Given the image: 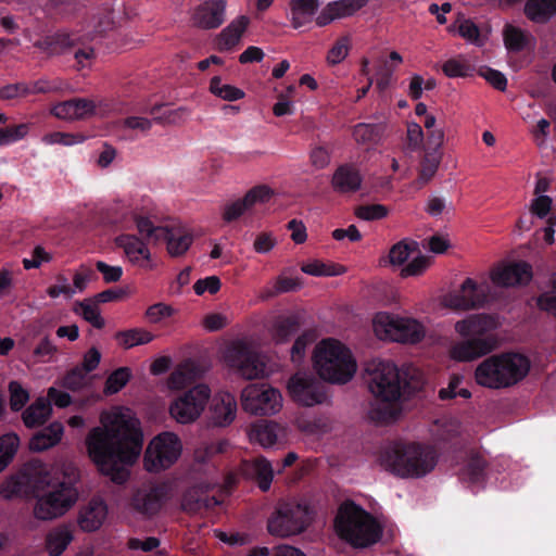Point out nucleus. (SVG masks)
I'll return each mask as SVG.
<instances>
[{
  "label": "nucleus",
  "mask_w": 556,
  "mask_h": 556,
  "mask_svg": "<svg viewBox=\"0 0 556 556\" xmlns=\"http://www.w3.org/2000/svg\"><path fill=\"white\" fill-rule=\"evenodd\" d=\"M100 424L86 438L88 455L102 475L123 483L142 448L140 420L129 407L113 406L101 413Z\"/></svg>",
  "instance_id": "nucleus-1"
},
{
  "label": "nucleus",
  "mask_w": 556,
  "mask_h": 556,
  "mask_svg": "<svg viewBox=\"0 0 556 556\" xmlns=\"http://www.w3.org/2000/svg\"><path fill=\"white\" fill-rule=\"evenodd\" d=\"M366 374L369 390L379 402L377 407L370 410V417L384 422L396 419L402 410V391L408 386L407 371L391 361L377 358L367 364Z\"/></svg>",
  "instance_id": "nucleus-2"
},
{
  "label": "nucleus",
  "mask_w": 556,
  "mask_h": 556,
  "mask_svg": "<svg viewBox=\"0 0 556 556\" xmlns=\"http://www.w3.org/2000/svg\"><path fill=\"white\" fill-rule=\"evenodd\" d=\"M498 326V319L486 314H471L457 320L454 330L460 340L450 346V357L456 362H472L488 355L497 346L493 331Z\"/></svg>",
  "instance_id": "nucleus-3"
},
{
  "label": "nucleus",
  "mask_w": 556,
  "mask_h": 556,
  "mask_svg": "<svg viewBox=\"0 0 556 556\" xmlns=\"http://www.w3.org/2000/svg\"><path fill=\"white\" fill-rule=\"evenodd\" d=\"M530 359L521 353L505 352L491 355L479 363L473 378L478 386L501 390L523 380L530 371Z\"/></svg>",
  "instance_id": "nucleus-4"
},
{
  "label": "nucleus",
  "mask_w": 556,
  "mask_h": 556,
  "mask_svg": "<svg viewBox=\"0 0 556 556\" xmlns=\"http://www.w3.org/2000/svg\"><path fill=\"white\" fill-rule=\"evenodd\" d=\"M313 365L324 381L345 384L357 372V361L349 346L336 339H324L313 352Z\"/></svg>",
  "instance_id": "nucleus-5"
},
{
  "label": "nucleus",
  "mask_w": 556,
  "mask_h": 556,
  "mask_svg": "<svg viewBox=\"0 0 556 556\" xmlns=\"http://www.w3.org/2000/svg\"><path fill=\"white\" fill-rule=\"evenodd\" d=\"M42 480V488L33 491L36 498L33 515L37 520L51 521L64 516L75 505L78 493L70 482L60 480L47 465Z\"/></svg>",
  "instance_id": "nucleus-6"
},
{
  "label": "nucleus",
  "mask_w": 556,
  "mask_h": 556,
  "mask_svg": "<svg viewBox=\"0 0 556 556\" xmlns=\"http://www.w3.org/2000/svg\"><path fill=\"white\" fill-rule=\"evenodd\" d=\"M437 463L432 447L421 444H395L380 458L381 466L402 478H419L430 472Z\"/></svg>",
  "instance_id": "nucleus-7"
},
{
  "label": "nucleus",
  "mask_w": 556,
  "mask_h": 556,
  "mask_svg": "<svg viewBox=\"0 0 556 556\" xmlns=\"http://www.w3.org/2000/svg\"><path fill=\"white\" fill-rule=\"evenodd\" d=\"M337 535L354 547H366L376 543L382 533L381 525L361 506L344 503L340 506L336 520Z\"/></svg>",
  "instance_id": "nucleus-8"
},
{
  "label": "nucleus",
  "mask_w": 556,
  "mask_h": 556,
  "mask_svg": "<svg viewBox=\"0 0 556 556\" xmlns=\"http://www.w3.org/2000/svg\"><path fill=\"white\" fill-rule=\"evenodd\" d=\"M223 362L247 380L268 378L279 371V365L258 352L245 340L227 342L220 351Z\"/></svg>",
  "instance_id": "nucleus-9"
},
{
  "label": "nucleus",
  "mask_w": 556,
  "mask_h": 556,
  "mask_svg": "<svg viewBox=\"0 0 556 556\" xmlns=\"http://www.w3.org/2000/svg\"><path fill=\"white\" fill-rule=\"evenodd\" d=\"M151 206L152 200L149 197L135 194L114 200L108 206V214L114 224L127 228L128 224L134 222L141 236L160 241L166 232V225L155 226L150 217L143 214V211L150 210Z\"/></svg>",
  "instance_id": "nucleus-10"
},
{
  "label": "nucleus",
  "mask_w": 556,
  "mask_h": 556,
  "mask_svg": "<svg viewBox=\"0 0 556 556\" xmlns=\"http://www.w3.org/2000/svg\"><path fill=\"white\" fill-rule=\"evenodd\" d=\"M312 521V509L306 500L290 498L279 502L268 519L271 535L289 538L306 530Z\"/></svg>",
  "instance_id": "nucleus-11"
},
{
  "label": "nucleus",
  "mask_w": 556,
  "mask_h": 556,
  "mask_svg": "<svg viewBox=\"0 0 556 556\" xmlns=\"http://www.w3.org/2000/svg\"><path fill=\"white\" fill-rule=\"evenodd\" d=\"M210 399V386L204 382L195 383L189 389L176 393L169 400L168 416L178 425H192L205 413Z\"/></svg>",
  "instance_id": "nucleus-12"
},
{
  "label": "nucleus",
  "mask_w": 556,
  "mask_h": 556,
  "mask_svg": "<svg viewBox=\"0 0 556 556\" xmlns=\"http://www.w3.org/2000/svg\"><path fill=\"white\" fill-rule=\"evenodd\" d=\"M182 442L173 431H163L152 438L143 454V468L157 473L170 468L181 456Z\"/></svg>",
  "instance_id": "nucleus-13"
},
{
  "label": "nucleus",
  "mask_w": 556,
  "mask_h": 556,
  "mask_svg": "<svg viewBox=\"0 0 556 556\" xmlns=\"http://www.w3.org/2000/svg\"><path fill=\"white\" fill-rule=\"evenodd\" d=\"M490 296V287L484 277L466 278L460 287L440 300L441 306L456 311H469L483 306Z\"/></svg>",
  "instance_id": "nucleus-14"
},
{
  "label": "nucleus",
  "mask_w": 556,
  "mask_h": 556,
  "mask_svg": "<svg viewBox=\"0 0 556 556\" xmlns=\"http://www.w3.org/2000/svg\"><path fill=\"white\" fill-rule=\"evenodd\" d=\"M242 408L255 416H271L283 406L280 391L267 383H251L241 391Z\"/></svg>",
  "instance_id": "nucleus-15"
},
{
  "label": "nucleus",
  "mask_w": 556,
  "mask_h": 556,
  "mask_svg": "<svg viewBox=\"0 0 556 556\" xmlns=\"http://www.w3.org/2000/svg\"><path fill=\"white\" fill-rule=\"evenodd\" d=\"M45 464L40 460H31L14 476L7 478L0 484V497L7 501L20 497L34 490L42 488V475Z\"/></svg>",
  "instance_id": "nucleus-16"
},
{
  "label": "nucleus",
  "mask_w": 556,
  "mask_h": 556,
  "mask_svg": "<svg viewBox=\"0 0 556 556\" xmlns=\"http://www.w3.org/2000/svg\"><path fill=\"white\" fill-rule=\"evenodd\" d=\"M50 113L61 121L75 122L93 116L105 117L110 113V105L102 99L74 98L54 104Z\"/></svg>",
  "instance_id": "nucleus-17"
},
{
  "label": "nucleus",
  "mask_w": 556,
  "mask_h": 556,
  "mask_svg": "<svg viewBox=\"0 0 556 556\" xmlns=\"http://www.w3.org/2000/svg\"><path fill=\"white\" fill-rule=\"evenodd\" d=\"M289 396L299 405L313 407L328 401L324 384L306 371L295 372L287 383Z\"/></svg>",
  "instance_id": "nucleus-18"
},
{
  "label": "nucleus",
  "mask_w": 556,
  "mask_h": 556,
  "mask_svg": "<svg viewBox=\"0 0 556 556\" xmlns=\"http://www.w3.org/2000/svg\"><path fill=\"white\" fill-rule=\"evenodd\" d=\"M167 498V488L162 483H146L134 494L131 505L136 513L151 517L160 511Z\"/></svg>",
  "instance_id": "nucleus-19"
},
{
  "label": "nucleus",
  "mask_w": 556,
  "mask_h": 556,
  "mask_svg": "<svg viewBox=\"0 0 556 556\" xmlns=\"http://www.w3.org/2000/svg\"><path fill=\"white\" fill-rule=\"evenodd\" d=\"M114 244L124 252L125 257L131 265L143 269L154 267L148 244L138 236L121 233L114 238Z\"/></svg>",
  "instance_id": "nucleus-20"
},
{
  "label": "nucleus",
  "mask_w": 556,
  "mask_h": 556,
  "mask_svg": "<svg viewBox=\"0 0 556 556\" xmlns=\"http://www.w3.org/2000/svg\"><path fill=\"white\" fill-rule=\"evenodd\" d=\"M206 409L207 419L213 426L226 427L235 420L238 405L231 393L219 391L211 394Z\"/></svg>",
  "instance_id": "nucleus-21"
},
{
  "label": "nucleus",
  "mask_w": 556,
  "mask_h": 556,
  "mask_svg": "<svg viewBox=\"0 0 556 556\" xmlns=\"http://www.w3.org/2000/svg\"><path fill=\"white\" fill-rule=\"evenodd\" d=\"M531 278V266L525 262L502 263L490 273L491 281L498 287L520 286L529 282Z\"/></svg>",
  "instance_id": "nucleus-22"
},
{
  "label": "nucleus",
  "mask_w": 556,
  "mask_h": 556,
  "mask_svg": "<svg viewBox=\"0 0 556 556\" xmlns=\"http://www.w3.org/2000/svg\"><path fill=\"white\" fill-rule=\"evenodd\" d=\"M109 516V507L100 496L83 504L77 514V526L84 532H96L102 528Z\"/></svg>",
  "instance_id": "nucleus-23"
},
{
  "label": "nucleus",
  "mask_w": 556,
  "mask_h": 556,
  "mask_svg": "<svg viewBox=\"0 0 556 556\" xmlns=\"http://www.w3.org/2000/svg\"><path fill=\"white\" fill-rule=\"evenodd\" d=\"M226 8V0H206L193 9L191 22L202 29L217 28L225 21Z\"/></svg>",
  "instance_id": "nucleus-24"
},
{
  "label": "nucleus",
  "mask_w": 556,
  "mask_h": 556,
  "mask_svg": "<svg viewBox=\"0 0 556 556\" xmlns=\"http://www.w3.org/2000/svg\"><path fill=\"white\" fill-rule=\"evenodd\" d=\"M195 238L192 228L181 222L166 225V232L161 240L166 241V249L170 256L179 257L187 253Z\"/></svg>",
  "instance_id": "nucleus-25"
},
{
  "label": "nucleus",
  "mask_w": 556,
  "mask_h": 556,
  "mask_svg": "<svg viewBox=\"0 0 556 556\" xmlns=\"http://www.w3.org/2000/svg\"><path fill=\"white\" fill-rule=\"evenodd\" d=\"M287 434V427L273 421L256 422L252 425L249 431L250 440L263 447H271L277 443H283Z\"/></svg>",
  "instance_id": "nucleus-26"
},
{
  "label": "nucleus",
  "mask_w": 556,
  "mask_h": 556,
  "mask_svg": "<svg viewBox=\"0 0 556 556\" xmlns=\"http://www.w3.org/2000/svg\"><path fill=\"white\" fill-rule=\"evenodd\" d=\"M201 376L202 371L198 364L192 359H186L169 374L165 387L172 392H180L187 390L186 388Z\"/></svg>",
  "instance_id": "nucleus-27"
},
{
  "label": "nucleus",
  "mask_w": 556,
  "mask_h": 556,
  "mask_svg": "<svg viewBox=\"0 0 556 556\" xmlns=\"http://www.w3.org/2000/svg\"><path fill=\"white\" fill-rule=\"evenodd\" d=\"M250 25V18L240 15L232 20L217 36L216 48L222 52L232 51L241 41Z\"/></svg>",
  "instance_id": "nucleus-28"
},
{
  "label": "nucleus",
  "mask_w": 556,
  "mask_h": 556,
  "mask_svg": "<svg viewBox=\"0 0 556 556\" xmlns=\"http://www.w3.org/2000/svg\"><path fill=\"white\" fill-rule=\"evenodd\" d=\"M368 0H338L330 2L316 17L319 26H325L334 20L353 15L367 4Z\"/></svg>",
  "instance_id": "nucleus-29"
},
{
  "label": "nucleus",
  "mask_w": 556,
  "mask_h": 556,
  "mask_svg": "<svg viewBox=\"0 0 556 556\" xmlns=\"http://www.w3.org/2000/svg\"><path fill=\"white\" fill-rule=\"evenodd\" d=\"M397 343H419L427 336V327L422 320L410 315L399 314Z\"/></svg>",
  "instance_id": "nucleus-30"
},
{
  "label": "nucleus",
  "mask_w": 556,
  "mask_h": 556,
  "mask_svg": "<svg viewBox=\"0 0 556 556\" xmlns=\"http://www.w3.org/2000/svg\"><path fill=\"white\" fill-rule=\"evenodd\" d=\"M331 186L341 193L356 192L362 186V176L355 167L341 165L332 174Z\"/></svg>",
  "instance_id": "nucleus-31"
},
{
  "label": "nucleus",
  "mask_w": 556,
  "mask_h": 556,
  "mask_svg": "<svg viewBox=\"0 0 556 556\" xmlns=\"http://www.w3.org/2000/svg\"><path fill=\"white\" fill-rule=\"evenodd\" d=\"M399 314L381 311L372 317V331L382 341L396 342Z\"/></svg>",
  "instance_id": "nucleus-32"
},
{
  "label": "nucleus",
  "mask_w": 556,
  "mask_h": 556,
  "mask_svg": "<svg viewBox=\"0 0 556 556\" xmlns=\"http://www.w3.org/2000/svg\"><path fill=\"white\" fill-rule=\"evenodd\" d=\"M64 427L60 422H52L47 428L34 434L28 443L33 452H42L55 446L62 439Z\"/></svg>",
  "instance_id": "nucleus-33"
},
{
  "label": "nucleus",
  "mask_w": 556,
  "mask_h": 556,
  "mask_svg": "<svg viewBox=\"0 0 556 556\" xmlns=\"http://www.w3.org/2000/svg\"><path fill=\"white\" fill-rule=\"evenodd\" d=\"M74 539L68 526H59L51 529L46 535V551L49 556H60Z\"/></svg>",
  "instance_id": "nucleus-34"
},
{
  "label": "nucleus",
  "mask_w": 556,
  "mask_h": 556,
  "mask_svg": "<svg viewBox=\"0 0 556 556\" xmlns=\"http://www.w3.org/2000/svg\"><path fill=\"white\" fill-rule=\"evenodd\" d=\"M318 5V0H292L290 3V18L293 27L299 28L311 23Z\"/></svg>",
  "instance_id": "nucleus-35"
},
{
  "label": "nucleus",
  "mask_w": 556,
  "mask_h": 556,
  "mask_svg": "<svg viewBox=\"0 0 556 556\" xmlns=\"http://www.w3.org/2000/svg\"><path fill=\"white\" fill-rule=\"evenodd\" d=\"M528 108L533 110V112L522 113V119L530 125L529 132L533 137L535 143L539 147L546 146L551 136V123L544 117L535 119L539 114L534 110V106L529 104Z\"/></svg>",
  "instance_id": "nucleus-36"
},
{
  "label": "nucleus",
  "mask_w": 556,
  "mask_h": 556,
  "mask_svg": "<svg viewBox=\"0 0 556 556\" xmlns=\"http://www.w3.org/2000/svg\"><path fill=\"white\" fill-rule=\"evenodd\" d=\"M51 413V404L45 397H39L24 410L22 417L26 427L35 428L45 424Z\"/></svg>",
  "instance_id": "nucleus-37"
},
{
  "label": "nucleus",
  "mask_w": 556,
  "mask_h": 556,
  "mask_svg": "<svg viewBox=\"0 0 556 556\" xmlns=\"http://www.w3.org/2000/svg\"><path fill=\"white\" fill-rule=\"evenodd\" d=\"M245 471L255 478L260 488L267 491L274 478V469L271 464L265 458H256L244 464Z\"/></svg>",
  "instance_id": "nucleus-38"
},
{
  "label": "nucleus",
  "mask_w": 556,
  "mask_h": 556,
  "mask_svg": "<svg viewBox=\"0 0 556 556\" xmlns=\"http://www.w3.org/2000/svg\"><path fill=\"white\" fill-rule=\"evenodd\" d=\"M525 13L531 21L544 23L556 14V0H528Z\"/></svg>",
  "instance_id": "nucleus-39"
},
{
  "label": "nucleus",
  "mask_w": 556,
  "mask_h": 556,
  "mask_svg": "<svg viewBox=\"0 0 556 556\" xmlns=\"http://www.w3.org/2000/svg\"><path fill=\"white\" fill-rule=\"evenodd\" d=\"M116 343L123 349H131L137 345L148 344L154 339V334L143 328H131L118 331L115 334Z\"/></svg>",
  "instance_id": "nucleus-40"
},
{
  "label": "nucleus",
  "mask_w": 556,
  "mask_h": 556,
  "mask_svg": "<svg viewBox=\"0 0 556 556\" xmlns=\"http://www.w3.org/2000/svg\"><path fill=\"white\" fill-rule=\"evenodd\" d=\"M208 90L216 98L227 102H235L245 97L243 89L225 83L219 76H214L211 78Z\"/></svg>",
  "instance_id": "nucleus-41"
},
{
  "label": "nucleus",
  "mask_w": 556,
  "mask_h": 556,
  "mask_svg": "<svg viewBox=\"0 0 556 556\" xmlns=\"http://www.w3.org/2000/svg\"><path fill=\"white\" fill-rule=\"evenodd\" d=\"M91 136L86 135L84 132H64V131H53L45 135L41 138V141L47 146L60 144L64 147H74L78 144L85 143Z\"/></svg>",
  "instance_id": "nucleus-42"
},
{
  "label": "nucleus",
  "mask_w": 556,
  "mask_h": 556,
  "mask_svg": "<svg viewBox=\"0 0 556 556\" xmlns=\"http://www.w3.org/2000/svg\"><path fill=\"white\" fill-rule=\"evenodd\" d=\"M20 444V437L14 432H8L0 437V472L14 459Z\"/></svg>",
  "instance_id": "nucleus-43"
},
{
  "label": "nucleus",
  "mask_w": 556,
  "mask_h": 556,
  "mask_svg": "<svg viewBox=\"0 0 556 556\" xmlns=\"http://www.w3.org/2000/svg\"><path fill=\"white\" fill-rule=\"evenodd\" d=\"M382 136V127L375 124L359 123L353 129V138L357 144L374 146Z\"/></svg>",
  "instance_id": "nucleus-44"
},
{
  "label": "nucleus",
  "mask_w": 556,
  "mask_h": 556,
  "mask_svg": "<svg viewBox=\"0 0 556 556\" xmlns=\"http://www.w3.org/2000/svg\"><path fill=\"white\" fill-rule=\"evenodd\" d=\"M74 312L86 321L90 323L94 328L101 329L105 325L98 304L91 300L75 303Z\"/></svg>",
  "instance_id": "nucleus-45"
},
{
  "label": "nucleus",
  "mask_w": 556,
  "mask_h": 556,
  "mask_svg": "<svg viewBox=\"0 0 556 556\" xmlns=\"http://www.w3.org/2000/svg\"><path fill=\"white\" fill-rule=\"evenodd\" d=\"M442 70L447 77L456 78L471 75L475 66L469 58L459 55L447 60L443 64Z\"/></svg>",
  "instance_id": "nucleus-46"
},
{
  "label": "nucleus",
  "mask_w": 556,
  "mask_h": 556,
  "mask_svg": "<svg viewBox=\"0 0 556 556\" xmlns=\"http://www.w3.org/2000/svg\"><path fill=\"white\" fill-rule=\"evenodd\" d=\"M532 41V37L522 29L508 25L504 30V42L508 50L520 51Z\"/></svg>",
  "instance_id": "nucleus-47"
},
{
  "label": "nucleus",
  "mask_w": 556,
  "mask_h": 556,
  "mask_svg": "<svg viewBox=\"0 0 556 556\" xmlns=\"http://www.w3.org/2000/svg\"><path fill=\"white\" fill-rule=\"evenodd\" d=\"M448 30L457 34L469 43L481 45L479 29L470 20L459 17L448 27Z\"/></svg>",
  "instance_id": "nucleus-48"
},
{
  "label": "nucleus",
  "mask_w": 556,
  "mask_h": 556,
  "mask_svg": "<svg viewBox=\"0 0 556 556\" xmlns=\"http://www.w3.org/2000/svg\"><path fill=\"white\" fill-rule=\"evenodd\" d=\"M417 251V243L414 241H401L394 244L389 253L390 263L393 266H405L404 264Z\"/></svg>",
  "instance_id": "nucleus-49"
},
{
  "label": "nucleus",
  "mask_w": 556,
  "mask_h": 556,
  "mask_svg": "<svg viewBox=\"0 0 556 556\" xmlns=\"http://www.w3.org/2000/svg\"><path fill=\"white\" fill-rule=\"evenodd\" d=\"M55 353L56 346L49 339H42L34 349L30 357L26 361V365L30 367L37 364L50 363Z\"/></svg>",
  "instance_id": "nucleus-50"
},
{
  "label": "nucleus",
  "mask_w": 556,
  "mask_h": 556,
  "mask_svg": "<svg viewBox=\"0 0 556 556\" xmlns=\"http://www.w3.org/2000/svg\"><path fill=\"white\" fill-rule=\"evenodd\" d=\"M530 211L535 217L547 222H556V214L552 208V199L547 195L534 197L530 204Z\"/></svg>",
  "instance_id": "nucleus-51"
},
{
  "label": "nucleus",
  "mask_w": 556,
  "mask_h": 556,
  "mask_svg": "<svg viewBox=\"0 0 556 556\" xmlns=\"http://www.w3.org/2000/svg\"><path fill=\"white\" fill-rule=\"evenodd\" d=\"M299 325L292 317H287L278 320L273 328V340L277 343L287 342L293 334L296 333Z\"/></svg>",
  "instance_id": "nucleus-52"
},
{
  "label": "nucleus",
  "mask_w": 556,
  "mask_h": 556,
  "mask_svg": "<svg viewBox=\"0 0 556 556\" xmlns=\"http://www.w3.org/2000/svg\"><path fill=\"white\" fill-rule=\"evenodd\" d=\"M275 195L274 189L267 185H258L251 188L243 197L249 211L257 204L268 202Z\"/></svg>",
  "instance_id": "nucleus-53"
},
{
  "label": "nucleus",
  "mask_w": 556,
  "mask_h": 556,
  "mask_svg": "<svg viewBox=\"0 0 556 556\" xmlns=\"http://www.w3.org/2000/svg\"><path fill=\"white\" fill-rule=\"evenodd\" d=\"M213 501L203 496L202 489L192 488L185 494L181 506L187 511H195L201 507H210Z\"/></svg>",
  "instance_id": "nucleus-54"
},
{
  "label": "nucleus",
  "mask_w": 556,
  "mask_h": 556,
  "mask_svg": "<svg viewBox=\"0 0 556 556\" xmlns=\"http://www.w3.org/2000/svg\"><path fill=\"white\" fill-rule=\"evenodd\" d=\"M351 42L349 37L339 38L329 49L326 61L329 65H337L343 62L349 55Z\"/></svg>",
  "instance_id": "nucleus-55"
},
{
  "label": "nucleus",
  "mask_w": 556,
  "mask_h": 556,
  "mask_svg": "<svg viewBox=\"0 0 556 556\" xmlns=\"http://www.w3.org/2000/svg\"><path fill=\"white\" fill-rule=\"evenodd\" d=\"M129 379L130 370L126 367L118 368L109 376L104 388L105 394L117 393L126 386Z\"/></svg>",
  "instance_id": "nucleus-56"
},
{
  "label": "nucleus",
  "mask_w": 556,
  "mask_h": 556,
  "mask_svg": "<svg viewBox=\"0 0 556 556\" xmlns=\"http://www.w3.org/2000/svg\"><path fill=\"white\" fill-rule=\"evenodd\" d=\"M430 263V257L420 253L414 254L410 262L402 267L401 275L403 277L420 276L428 269Z\"/></svg>",
  "instance_id": "nucleus-57"
},
{
  "label": "nucleus",
  "mask_w": 556,
  "mask_h": 556,
  "mask_svg": "<svg viewBox=\"0 0 556 556\" xmlns=\"http://www.w3.org/2000/svg\"><path fill=\"white\" fill-rule=\"evenodd\" d=\"M433 78L425 79L418 74H414L409 79L407 93L413 100L421 98L424 90H432L435 87Z\"/></svg>",
  "instance_id": "nucleus-58"
},
{
  "label": "nucleus",
  "mask_w": 556,
  "mask_h": 556,
  "mask_svg": "<svg viewBox=\"0 0 556 556\" xmlns=\"http://www.w3.org/2000/svg\"><path fill=\"white\" fill-rule=\"evenodd\" d=\"M10 405L13 410H20L29 400V392L18 381L9 383Z\"/></svg>",
  "instance_id": "nucleus-59"
},
{
  "label": "nucleus",
  "mask_w": 556,
  "mask_h": 556,
  "mask_svg": "<svg viewBox=\"0 0 556 556\" xmlns=\"http://www.w3.org/2000/svg\"><path fill=\"white\" fill-rule=\"evenodd\" d=\"M539 306L556 316V275L549 279L548 286L538 300Z\"/></svg>",
  "instance_id": "nucleus-60"
},
{
  "label": "nucleus",
  "mask_w": 556,
  "mask_h": 556,
  "mask_svg": "<svg viewBox=\"0 0 556 556\" xmlns=\"http://www.w3.org/2000/svg\"><path fill=\"white\" fill-rule=\"evenodd\" d=\"M175 314V308L165 303H155L146 311V318L150 324H160Z\"/></svg>",
  "instance_id": "nucleus-61"
},
{
  "label": "nucleus",
  "mask_w": 556,
  "mask_h": 556,
  "mask_svg": "<svg viewBox=\"0 0 556 556\" xmlns=\"http://www.w3.org/2000/svg\"><path fill=\"white\" fill-rule=\"evenodd\" d=\"M316 339L313 332L306 331L300 334L291 349V359L293 363H301L305 356L307 346H309Z\"/></svg>",
  "instance_id": "nucleus-62"
},
{
  "label": "nucleus",
  "mask_w": 556,
  "mask_h": 556,
  "mask_svg": "<svg viewBox=\"0 0 556 556\" xmlns=\"http://www.w3.org/2000/svg\"><path fill=\"white\" fill-rule=\"evenodd\" d=\"M93 276V270L88 265L81 264L78 268H76L73 274L72 286V289L75 290V294L84 292L92 280Z\"/></svg>",
  "instance_id": "nucleus-63"
},
{
  "label": "nucleus",
  "mask_w": 556,
  "mask_h": 556,
  "mask_svg": "<svg viewBox=\"0 0 556 556\" xmlns=\"http://www.w3.org/2000/svg\"><path fill=\"white\" fill-rule=\"evenodd\" d=\"M248 556H306L302 551L291 545L277 546L273 552L268 547H255Z\"/></svg>",
  "instance_id": "nucleus-64"
}]
</instances>
